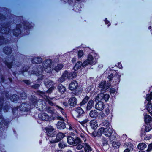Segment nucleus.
<instances>
[{"label": "nucleus", "instance_id": "obj_1", "mask_svg": "<svg viewBox=\"0 0 152 152\" xmlns=\"http://www.w3.org/2000/svg\"><path fill=\"white\" fill-rule=\"evenodd\" d=\"M52 61L50 59H46L42 64V67L40 65H35L29 72L30 74H33L36 76L41 75L43 70L47 73H50L52 70L51 64Z\"/></svg>", "mask_w": 152, "mask_h": 152}, {"label": "nucleus", "instance_id": "obj_2", "mask_svg": "<svg viewBox=\"0 0 152 152\" xmlns=\"http://www.w3.org/2000/svg\"><path fill=\"white\" fill-rule=\"evenodd\" d=\"M29 98L31 104L38 110L40 111L45 110L48 113L51 114L54 113L55 111V109L50 107H48L46 108V106L43 104V102L42 100H38L37 97L33 95H31Z\"/></svg>", "mask_w": 152, "mask_h": 152}, {"label": "nucleus", "instance_id": "obj_3", "mask_svg": "<svg viewBox=\"0 0 152 152\" xmlns=\"http://www.w3.org/2000/svg\"><path fill=\"white\" fill-rule=\"evenodd\" d=\"M120 76L118 74H115L114 76L113 74H111L109 75L107 77L109 79V80L108 81V83L107 84L106 81H102L99 84V88H100V90L101 93H103L105 92L106 90L109 89L110 86L109 83L111 82L112 80L113 81V84H118L120 81Z\"/></svg>", "mask_w": 152, "mask_h": 152}, {"label": "nucleus", "instance_id": "obj_4", "mask_svg": "<svg viewBox=\"0 0 152 152\" xmlns=\"http://www.w3.org/2000/svg\"><path fill=\"white\" fill-rule=\"evenodd\" d=\"M19 25H16V29H14L13 31V33L14 35L18 36L21 33V30L24 31H26V33H25V34L27 35L29 33V29L32 27L30 23L27 22H23Z\"/></svg>", "mask_w": 152, "mask_h": 152}, {"label": "nucleus", "instance_id": "obj_5", "mask_svg": "<svg viewBox=\"0 0 152 152\" xmlns=\"http://www.w3.org/2000/svg\"><path fill=\"white\" fill-rule=\"evenodd\" d=\"M96 63V59L94 58L91 55H89L88 56L87 59L83 63L81 61L77 62L74 67L73 69L75 71H76L80 68L81 66L85 67L88 64L94 65Z\"/></svg>", "mask_w": 152, "mask_h": 152}, {"label": "nucleus", "instance_id": "obj_6", "mask_svg": "<svg viewBox=\"0 0 152 152\" xmlns=\"http://www.w3.org/2000/svg\"><path fill=\"white\" fill-rule=\"evenodd\" d=\"M67 142L69 144L76 146V148L77 150H80L83 147L82 140L78 137H73L71 136L67 137Z\"/></svg>", "mask_w": 152, "mask_h": 152}, {"label": "nucleus", "instance_id": "obj_7", "mask_svg": "<svg viewBox=\"0 0 152 152\" xmlns=\"http://www.w3.org/2000/svg\"><path fill=\"white\" fill-rule=\"evenodd\" d=\"M69 88L72 91L75 90L74 94L76 95L80 94L82 91L81 88L78 87V83L75 80L72 81L70 83Z\"/></svg>", "mask_w": 152, "mask_h": 152}, {"label": "nucleus", "instance_id": "obj_8", "mask_svg": "<svg viewBox=\"0 0 152 152\" xmlns=\"http://www.w3.org/2000/svg\"><path fill=\"white\" fill-rule=\"evenodd\" d=\"M4 95H5L6 98L7 99H8L9 97V95L8 94V91L4 92V95H3V93L1 94V95L2 96L0 98V113L1 112L2 110L3 104L4 101ZM4 122V118L2 117L1 113H0V125L2 124Z\"/></svg>", "mask_w": 152, "mask_h": 152}, {"label": "nucleus", "instance_id": "obj_9", "mask_svg": "<svg viewBox=\"0 0 152 152\" xmlns=\"http://www.w3.org/2000/svg\"><path fill=\"white\" fill-rule=\"evenodd\" d=\"M84 111L82 108L78 107L76 108L72 114L73 117L77 121L81 118L83 116Z\"/></svg>", "mask_w": 152, "mask_h": 152}, {"label": "nucleus", "instance_id": "obj_10", "mask_svg": "<svg viewBox=\"0 0 152 152\" xmlns=\"http://www.w3.org/2000/svg\"><path fill=\"white\" fill-rule=\"evenodd\" d=\"M146 99L148 103L146 106L147 110L152 115V92L147 95Z\"/></svg>", "mask_w": 152, "mask_h": 152}, {"label": "nucleus", "instance_id": "obj_11", "mask_svg": "<svg viewBox=\"0 0 152 152\" xmlns=\"http://www.w3.org/2000/svg\"><path fill=\"white\" fill-rule=\"evenodd\" d=\"M49 98L50 99H49L48 98L47 100V102L51 106H54L56 107V109L60 111L63 115H65V113L64 112V109L62 107L57 105H56V103L55 102V101H56L55 99L53 100V101L52 100L54 99V98Z\"/></svg>", "mask_w": 152, "mask_h": 152}, {"label": "nucleus", "instance_id": "obj_12", "mask_svg": "<svg viewBox=\"0 0 152 152\" xmlns=\"http://www.w3.org/2000/svg\"><path fill=\"white\" fill-rule=\"evenodd\" d=\"M45 129L47 135L50 137H53L56 134L57 132L54 131V128L51 126L46 127Z\"/></svg>", "mask_w": 152, "mask_h": 152}, {"label": "nucleus", "instance_id": "obj_13", "mask_svg": "<svg viewBox=\"0 0 152 152\" xmlns=\"http://www.w3.org/2000/svg\"><path fill=\"white\" fill-rule=\"evenodd\" d=\"M65 135L63 133L59 132L56 135V139L50 140L49 143H55L61 140L64 137Z\"/></svg>", "mask_w": 152, "mask_h": 152}, {"label": "nucleus", "instance_id": "obj_14", "mask_svg": "<svg viewBox=\"0 0 152 152\" xmlns=\"http://www.w3.org/2000/svg\"><path fill=\"white\" fill-rule=\"evenodd\" d=\"M19 108L21 111L27 112L30 110L31 106L29 104L23 103L19 106Z\"/></svg>", "mask_w": 152, "mask_h": 152}, {"label": "nucleus", "instance_id": "obj_15", "mask_svg": "<svg viewBox=\"0 0 152 152\" xmlns=\"http://www.w3.org/2000/svg\"><path fill=\"white\" fill-rule=\"evenodd\" d=\"M14 61H15L14 56H11V57L8 60L5 59L4 63L7 67L9 68H11Z\"/></svg>", "mask_w": 152, "mask_h": 152}, {"label": "nucleus", "instance_id": "obj_16", "mask_svg": "<svg viewBox=\"0 0 152 152\" xmlns=\"http://www.w3.org/2000/svg\"><path fill=\"white\" fill-rule=\"evenodd\" d=\"M56 127L59 129H63L66 128V124L64 120L60 121L58 122L56 124Z\"/></svg>", "mask_w": 152, "mask_h": 152}, {"label": "nucleus", "instance_id": "obj_17", "mask_svg": "<svg viewBox=\"0 0 152 152\" xmlns=\"http://www.w3.org/2000/svg\"><path fill=\"white\" fill-rule=\"evenodd\" d=\"M83 147L84 148L85 152H94L92 148L87 142L83 143Z\"/></svg>", "mask_w": 152, "mask_h": 152}, {"label": "nucleus", "instance_id": "obj_18", "mask_svg": "<svg viewBox=\"0 0 152 152\" xmlns=\"http://www.w3.org/2000/svg\"><path fill=\"white\" fill-rule=\"evenodd\" d=\"M39 118L42 120L48 121L49 120V116L45 113H42L39 114Z\"/></svg>", "mask_w": 152, "mask_h": 152}, {"label": "nucleus", "instance_id": "obj_19", "mask_svg": "<svg viewBox=\"0 0 152 152\" xmlns=\"http://www.w3.org/2000/svg\"><path fill=\"white\" fill-rule=\"evenodd\" d=\"M68 102L70 106L74 107L77 105V99L75 97H72L69 99Z\"/></svg>", "mask_w": 152, "mask_h": 152}, {"label": "nucleus", "instance_id": "obj_20", "mask_svg": "<svg viewBox=\"0 0 152 152\" xmlns=\"http://www.w3.org/2000/svg\"><path fill=\"white\" fill-rule=\"evenodd\" d=\"M104 103L102 101H99L97 102L95 105V108L99 110H102L104 108Z\"/></svg>", "mask_w": 152, "mask_h": 152}, {"label": "nucleus", "instance_id": "obj_21", "mask_svg": "<svg viewBox=\"0 0 152 152\" xmlns=\"http://www.w3.org/2000/svg\"><path fill=\"white\" fill-rule=\"evenodd\" d=\"M113 132L112 128H105L104 132V134L107 137H110L111 136Z\"/></svg>", "mask_w": 152, "mask_h": 152}, {"label": "nucleus", "instance_id": "obj_22", "mask_svg": "<svg viewBox=\"0 0 152 152\" xmlns=\"http://www.w3.org/2000/svg\"><path fill=\"white\" fill-rule=\"evenodd\" d=\"M125 144L127 148L124 150L123 152H130L133 151V145L131 143H127Z\"/></svg>", "mask_w": 152, "mask_h": 152}, {"label": "nucleus", "instance_id": "obj_23", "mask_svg": "<svg viewBox=\"0 0 152 152\" xmlns=\"http://www.w3.org/2000/svg\"><path fill=\"white\" fill-rule=\"evenodd\" d=\"M98 115V112L95 110H93L90 112L89 116L91 118H96Z\"/></svg>", "mask_w": 152, "mask_h": 152}, {"label": "nucleus", "instance_id": "obj_24", "mask_svg": "<svg viewBox=\"0 0 152 152\" xmlns=\"http://www.w3.org/2000/svg\"><path fill=\"white\" fill-rule=\"evenodd\" d=\"M99 96L102 97L100 100L102 99H104L106 102L110 98V96L108 94H99V95L96 98L97 99L98 98L99 99Z\"/></svg>", "mask_w": 152, "mask_h": 152}, {"label": "nucleus", "instance_id": "obj_25", "mask_svg": "<svg viewBox=\"0 0 152 152\" xmlns=\"http://www.w3.org/2000/svg\"><path fill=\"white\" fill-rule=\"evenodd\" d=\"M44 84L47 87L52 88V86L53 85L54 83L50 80L46 79L45 81Z\"/></svg>", "mask_w": 152, "mask_h": 152}, {"label": "nucleus", "instance_id": "obj_26", "mask_svg": "<svg viewBox=\"0 0 152 152\" xmlns=\"http://www.w3.org/2000/svg\"><path fill=\"white\" fill-rule=\"evenodd\" d=\"M42 61V58L39 57H34L31 60L32 62L34 64H40Z\"/></svg>", "mask_w": 152, "mask_h": 152}, {"label": "nucleus", "instance_id": "obj_27", "mask_svg": "<svg viewBox=\"0 0 152 152\" xmlns=\"http://www.w3.org/2000/svg\"><path fill=\"white\" fill-rule=\"evenodd\" d=\"M90 125L93 129H95L97 128L98 126L96 120H91L90 122Z\"/></svg>", "mask_w": 152, "mask_h": 152}, {"label": "nucleus", "instance_id": "obj_28", "mask_svg": "<svg viewBox=\"0 0 152 152\" xmlns=\"http://www.w3.org/2000/svg\"><path fill=\"white\" fill-rule=\"evenodd\" d=\"M58 91L61 93L63 94L66 91V88L61 84H59L57 87Z\"/></svg>", "mask_w": 152, "mask_h": 152}, {"label": "nucleus", "instance_id": "obj_29", "mask_svg": "<svg viewBox=\"0 0 152 152\" xmlns=\"http://www.w3.org/2000/svg\"><path fill=\"white\" fill-rule=\"evenodd\" d=\"M94 101L93 100H90L88 102L86 107V110H90L94 106Z\"/></svg>", "mask_w": 152, "mask_h": 152}, {"label": "nucleus", "instance_id": "obj_30", "mask_svg": "<svg viewBox=\"0 0 152 152\" xmlns=\"http://www.w3.org/2000/svg\"><path fill=\"white\" fill-rule=\"evenodd\" d=\"M3 51L6 54H10L12 52V49L11 48L8 47H5L3 49Z\"/></svg>", "mask_w": 152, "mask_h": 152}, {"label": "nucleus", "instance_id": "obj_31", "mask_svg": "<svg viewBox=\"0 0 152 152\" xmlns=\"http://www.w3.org/2000/svg\"><path fill=\"white\" fill-rule=\"evenodd\" d=\"M10 98L12 101L16 102L19 99V97L16 94H13L10 96Z\"/></svg>", "mask_w": 152, "mask_h": 152}, {"label": "nucleus", "instance_id": "obj_32", "mask_svg": "<svg viewBox=\"0 0 152 152\" xmlns=\"http://www.w3.org/2000/svg\"><path fill=\"white\" fill-rule=\"evenodd\" d=\"M112 146L114 148H119L121 145L119 141H114L112 142Z\"/></svg>", "mask_w": 152, "mask_h": 152}, {"label": "nucleus", "instance_id": "obj_33", "mask_svg": "<svg viewBox=\"0 0 152 152\" xmlns=\"http://www.w3.org/2000/svg\"><path fill=\"white\" fill-rule=\"evenodd\" d=\"M147 145L143 143H140L138 145L137 148L141 150H142L145 149Z\"/></svg>", "mask_w": 152, "mask_h": 152}, {"label": "nucleus", "instance_id": "obj_34", "mask_svg": "<svg viewBox=\"0 0 152 152\" xmlns=\"http://www.w3.org/2000/svg\"><path fill=\"white\" fill-rule=\"evenodd\" d=\"M63 65L61 64H59L55 67L54 69L57 72H58L63 67Z\"/></svg>", "mask_w": 152, "mask_h": 152}, {"label": "nucleus", "instance_id": "obj_35", "mask_svg": "<svg viewBox=\"0 0 152 152\" xmlns=\"http://www.w3.org/2000/svg\"><path fill=\"white\" fill-rule=\"evenodd\" d=\"M104 129L105 128L104 127H101L98 129L97 132L98 134V137H100L102 133L104 134Z\"/></svg>", "mask_w": 152, "mask_h": 152}, {"label": "nucleus", "instance_id": "obj_36", "mask_svg": "<svg viewBox=\"0 0 152 152\" xmlns=\"http://www.w3.org/2000/svg\"><path fill=\"white\" fill-rule=\"evenodd\" d=\"M89 99V97L88 96H86L80 103V105L82 106L86 103Z\"/></svg>", "mask_w": 152, "mask_h": 152}, {"label": "nucleus", "instance_id": "obj_37", "mask_svg": "<svg viewBox=\"0 0 152 152\" xmlns=\"http://www.w3.org/2000/svg\"><path fill=\"white\" fill-rule=\"evenodd\" d=\"M76 76V73L75 72H73L69 73L68 79H72L75 78Z\"/></svg>", "mask_w": 152, "mask_h": 152}, {"label": "nucleus", "instance_id": "obj_38", "mask_svg": "<svg viewBox=\"0 0 152 152\" xmlns=\"http://www.w3.org/2000/svg\"><path fill=\"white\" fill-rule=\"evenodd\" d=\"M145 126V130L146 132H148L152 129V126L149 124H146Z\"/></svg>", "mask_w": 152, "mask_h": 152}, {"label": "nucleus", "instance_id": "obj_39", "mask_svg": "<svg viewBox=\"0 0 152 152\" xmlns=\"http://www.w3.org/2000/svg\"><path fill=\"white\" fill-rule=\"evenodd\" d=\"M102 126H104L106 127L105 128H110L109 127L110 123L109 121H108L107 120H104L102 123Z\"/></svg>", "mask_w": 152, "mask_h": 152}, {"label": "nucleus", "instance_id": "obj_40", "mask_svg": "<svg viewBox=\"0 0 152 152\" xmlns=\"http://www.w3.org/2000/svg\"><path fill=\"white\" fill-rule=\"evenodd\" d=\"M145 121L146 124H148L151 121V117L148 115H146L145 117Z\"/></svg>", "mask_w": 152, "mask_h": 152}, {"label": "nucleus", "instance_id": "obj_41", "mask_svg": "<svg viewBox=\"0 0 152 152\" xmlns=\"http://www.w3.org/2000/svg\"><path fill=\"white\" fill-rule=\"evenodd\" d=\"M27 97V95L24 92H22L20 94V98L22 99H25Z\"/></svg>", "mask_w": 152, "mask_h": 152}, {"label": "nucleus", "instance_id": "obj_42", "mask_svg": "<svg viewBox=\"0 0 152 152\" xmlns=\"http://www.w3.org/2000/svg\"><path fill=\"white\" fill-rule=\"evenodd\" d=\"M146 132L141 131V135L142 137H143L145 140H148L149 139V137H146Z\"/></svg>", "mask_w": 152, "mask_h": 152}, {"label": "nucleus", "instance_id": "obj_43", "mask_svg": "<svg viewBox=\"0 0 152 152\" xmlns=\"http://www.w3.org/2000/svg\"><path fill=\"white\" fill-rule=\"evenodd\" d=\"M58 146L60 148H63L66 146V144L64 142H60L58 144Z\"/></svg>", "mask_w": 152, "mask_h": 152}, {"label": "nucleus", "instance_id": "obj_44", "mask_svg": "<svg viewBox=\"0 0 152 152\" xmlns=\"http://www.w3.org/2000/svg\"><path fill=\"white\" fill-rule=\"evenodd\" d=\"M63 77H64L66 79L67 78L68 79L69 77V73L68 72L66 71H65L64 72L63 75H62Z\"/></svg>", "mask_w": 152, "mask_h": 152}, {"label": "nucleus", "instance_id": "obj_45", "mask_svg": "<svg viewBox=\"0 0 152 152\" xmlns=\"http://www.w3.org/2000/svg\"><path fill=\"white\" fill-rule=\"evenodd\" d=\"M29 67L27 66H23V67L22 68V69L21 70V73H23V72L27 71L29 69Z\"/></svg>", "mask_w": 152, "mask_h": 152}, {"label": "nucleus", "instance_id": "obj_46", "mask_svg": "<svg viewBox=\"0 0 152 152\" xmlns=\"http://www.w3.org/2000/svg\"><path fill=\"white\" fill-rule=\"evenodd\" d=\"M102 141L103 145H107L108 144V141L106 138L104 137L102 138Z\"/></svg>", "mask_w": 152, "mask_h": 152}, {"label": "nucleus", "instance_id": "obj_47", "mask_svg": "<svg viewBox=\"0 0 152 152\" xmlns=\"http://www.w3.org/2000/svg\"><path fill=\"white\" fill-rule=\"evenodd\" d=\"M40 86V85L38 84H35L33 85H30V87L34 89H37Z\"/></svg>", "mask_w": 152, "mask_h": 152}, {"label": "nucleus", "instance_id": "obj_48", "mask_svg": "<svg viewBox=\"0 0 152 152\" xmlns=\"http://www.w3.org/2000/svg\"><path fill=\"white\" fill-rule=\"evenodd\" d=\"M83 126H85V125L86 123L88 121V120L87 119H85V120H83V121H80L78 120V121Z\"/></svg>", "mask_w": 152, "mask_h": 152}, {"label": "nucleus", "instance_id": "obj_49", "mask_svg": "<svg viewBox=\"0 0 152 152\" xmlns=\"http://www.w3.org/2000/svg\"><path fill=\"white\" fill-rule=\"evenodd\" d=\"M152 150V143L149 144L148 147V149L146 150L147 152H149Z\"/></svg>", "mask_w": 152, "mask_h": 152}, {"label": "nucleus", "instance_id": "obj_50", "mask_svg": "<svg viewBox=\"0 0 152 152\" xmlns=\"http://www.w3.org/2000/svg\"><path fill=\"white\" fill-rule=\"evenodd\" d=\"M83 51L80 50L78 51V56L79 58H80L83 55Z\"/></svg>", "mask_w": 152, "mask_h": 152}, {"label": "nucleus", "instance_id": "obj_51", "mask_svg": "<svg viewBox=\"0 0 152 152\" xmlns=\"http://www.w3.org/2000/svg\"><path fill=\"white\" fill-rule=\"evenodd\" d=\"M39 94L40 96L43 97L44 96H46V95H45L46 93L45 92L41 91H39Z\"/></svg>", "mask_w": 152, "mask_h": 152}, {"label": "nucleus", "instance_id": "obj_52", "mask_svg": "<svg viewBox=\"0 0 152 152\" xmlns=\"http://www.w3.org/2000/svg\"><path fill=\"white\" fill-rule=\"evenodd\" d=\"M6 19L4 15L0 14V20L1 21H2L4 20H5Z\"/></svg>", "mask_w": 152, "mask_h": 152}, {"label": "nucleus", "instance_id": "obj_53", "mask_svg": "<svg viewBox=\"0 0 152 152\" xmlns=\"http://www.w3.org/2000/svg\"><path fill=\"white\" fill-rule=\"evenodd\" d=\"M91 135L94 137H98V134L97 133V132H96L95 131H94L93 132L91 133Z\"/></svg>", "mask_w": 152, "mask_h": 152}, {"label": "nucleus", "instance_id": "obj_54", "mask_svg": "<svg viewBox=\"0 0 152 152\" xmlns=\"http://www.w3.org/2000/svg\"><path fill=\"white\" fill-rule=\"evenodd\" d=\"M23 81L24 82L25 84L28 85L31 84V83H30V81L28 80H23Z\"/></svg>", "mask_w": 152, "mask_h": 152}, {"label": "nucleus", "instance_id": "obj_55", "mask_svg": "<svg viewBox=\"0 0 152 152\" xmlns=\"http://www.w3.org/2000/svg\"><path fill=\"white\" fill-rule=\"evenodd\" d=\"M65 79H66L61 76L58 79V80L59 82L61 83L64 81Z\"/></svg>", "mask_w": 152, "mask_h": 152}, {"label": "nucleus", "instance_id": "obj_56", "mask_svg": "<svg viewBox=\"0 0 152 152\" xmlns=\"http://www.w3.org/2000/svg\"><path fill=\"white\" fill-rule=\"evenodd\" d=\"M55 119L60 120L61 121L64 120L63 119V118L58 115H57L55 117Z\"/></svg>", "mask_w": 152, "mask_h": 152}, {"label": "nucleus", "instance_id": "obj_57", "mask_svg": "<svg viewBox=\"0 0 152 152\" xmlns=\"http://www.w3.org/2000/svg\"><path fill=\"white\" fill-rule=\"evenodd\" d=\"M9 107L8 106L6 105L3 108V110L4 112H7L8 111Z\"/></svg>", "mask_w": 152, "mask_h": 152}, {"label": "nucleus", "instance_id": "obj_58", "mask_svg": "<svg viewBox=\"0 0 152 152\" xmlns=\"http://www.w3.org/2000/svg\"><path fill=\"white\" fill-rule=\"evenodd\" d=\"M115 136L113 135L110 137V140H115Z\"/></svg>", "mask_w": 152, "mask_h": 152}, {"label": "nucleus", "instance_id": "obj_59", "mask_svg": "<svg viewBox=\"0 0 152 152\" xmlns=\"http://www.w3.org/2000/svg\"><path fill=\"white\" fill-rule=\"evenodd\" d=\"M80 136H81V137L83 138V140L84 141V142H86V137L84 135L81 134Z\"/></svg>", "mask_w": 152, "mask_h": 152}, {"label": "nucleus", "instance_id": "obj_60", "mask_svg": "<svg viewBox=\"0 0 152 152\" xmlns=\"http://www.w3.org/2000/svg\"><path fill=\"white\" fill-rule=\"evenodd\" d=\"M69 102H63V104L66 107H67L68 106Z\"/></svg>", "mask_w": 152, "mask_h": 152}, {"label": "nucleus", "instance_id": "obj_61", "mask_svg": "<svg viewBox=\"0 0 152 152\" xmlns=\"http://www.w3.org/2000/svg\"><path fill=\"white\" fill-rule=\"evenodd\" d=\"M100 115L102 118H103L105 116L104 114L103 113H100Z\"/></svg>", "mask_w": 152, "mask_h": 152}, {"label": "nucleus", "instance_id": "obj_62", "mask_svg": "<svg viewBox=\"0 0 152 152\" xmlns=\"http://www.w3.org/2000/svg\"><path fill=\"white\" fill-rule=\"evenodd\" d=\"M1 80L2 82H4V77L3 76H1Z\"/></svg>", "mask_w": 152, "mask_h": 152}, {"label": "nucleus", "instance_id": "obj_63", "mask_svg": "<svg viewBox=\"0 0 152 152\" xmlns=\"http://www.w3.org/2000/svg\"><path fill=\"white\" fill-rule=\"evenodd\" d=\"M105 112H106V113L107 114H108L109 112H110V110H109V109H107L106 110H105Z\"/></svg>", "mask_w": 152, "mask_h": 152}, {"label": "nucleus", "instance_id": "obj_64", "mask_svg": "<svg viewBox=\"0 0 152 152\" xmlns=\"http://www.w3.org/2000/svg\"><path fill=\"white\" fill-rule=\"evenodd\" d=\"M115 91L114 89H111L110 90V92L112 93H114L115 92Z\"/></svg>", "mask_w": 152, "mask_h": 152}]
</instances>
